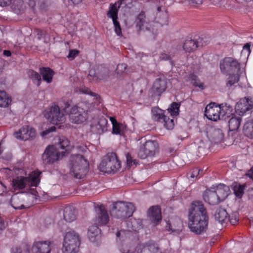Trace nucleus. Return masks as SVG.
<instances>
[{
  "instance_id": "1",
  "label": "nucleus",
  "mask_w": 253,
  "mask_h": 253,
  "mask_svg": "<svg viewBox=\"0 0 253 253\" xmlns=\"http://www.w3.org/2000/svg\"><path fill=\"white\" fill-rule=\"evenodd\" d=\"M208 226V216L202 202H193L189 211V228L196 234H201L206 231Z\"/></svg>"
},
{
  "instance_id": "2",
  "label": "nucleus",
  "mask_w": 253,
  "mask_h": 253,
  "mask_svg": "<svg viewBox=\"0 0 253 253\" xmlns=\"http://www.w3.org/2000/svg\"><path fill=\"white\" fill-rule=\"evenodd\" d=\"M39 171H34L29 174L28 176H18L13 178L11 186L14 190H20L24 189L28 190L25 194H29L32 198L37 200L39 197V192L36 187L40 183V175Z\"/></svg>"
},
{
  "instance_id": "3",
  "label": "nucleus",
  "mask_w": 253,
  "mask_h": 253,
  "mask_svg": "<svg viewBox=\"0 0 253 253\" xmlns=\"http://www.w3.org/2000/svg\"><path fill=\"white\" fill-rule=\"evenodd\" d=\"M232 108L227 104L216 105L211 103L205 108V115L210 120L217 121L218 120H227L231 116Z\"/></svg>"
},
{
  "instance_id": "4",
  "label": "nucleus",
  "mask_w": 253,
  "mask_h": 253,
  "mask_svg": "<svg viewBox=\"0 0 253 253\" xmlns=\"http://www.w3.org/2000/svg\"><path fill=\"white\" fill-rule=\"evenodd\" d=\"M120 251L122 253H162L157 245L152 241L137 246L127 242L122 245Z\"/></svg>"
},
{
  "instance_id": "5",
  "label": "nucleus",
  "mask_w": 253,
  "mask_h": 253,
  "mask_svg": "<svg viewBox=\"0 0 253 253\" xmlns=\"http://www.w3.org/2000/svg\"><path fill=\"white\" fill-rule=\"evenodd\" d=\"M88 167V162L83 156L75 155L71 156L69 168L71 174L76 178H83L87 173Z\"/></svg>"
},
{
  "instance_id": "6",
  "label": "nucleus",
  "mask_w": 253,
  "mask_h": 253,
  "mask_svg": "<svg viewBox=\"0 0 253 253\" xmlns=\"http://www.w3.org/2000/svg\"><path fill=\"white\" fill-rule=\"evenodd\" d=\"M134 211L135 207L132 203L118 201L113 204L110 214L114 218L124 219L130 217Z\"/></svg>"
},
{
  "instance_id": "7",
  "label": "nucleus",
  "mask_w": 253,
  "mask_h": 253,
  "mask_svg": "<svg viewBox=\"0 0 253 253\" xmlns=\"http://www.w3.org/2000/svg\"><path fill=\"white\" fill-rule=\"evenodd\" d=\"M63 111L68 114L70 121L74 124H79L84 122L87 119V107L83 108V104L73 106L68 111L70 104L68 102L64 103Z\"/></svg>"
},
{
  "instance_id": "8",
  "label": "nucleus",
  "mask_w": 253,
  "mask_h": 253,
  "mask_svg": "<svg viewBox=\"0 0 253 253\" xmlns=\"http://www.w3.org/2000/svg\"><path fill=\"white\" fill-rule=\"evenodd\" d=\"M80 245L79 234L74 230L67 231L64 236L62 251L63 253H78Z\"/></svg>"
},
{
  "instance_id": "9",
  "label": "nucleus",
  "mask_w": 253,
  "mask_h": 253,
  "mask_svg": "<svg viewBox=\"0 0 253 253\" xmlns=\"http://www.w3.org/2000/svg\"><path fill=\"white\" fill-rule=\"evenodd\" d=\"M120 168V162L114 153L108 154L103 158L98 166L101 172L107 173H115Z\"/></svg>"
},
{
  "instance_id": "10",
  "label": "nucleus",
  "mask_w": 253,
  "mask_h": 253,
  "mask_svg": "<svg viewBox=\"0 0 253 253\" xmlns=\"http://www.w3.org/2000/svg\"><path fill=\"white\" fill-rule=\"evenodd\" d=\"M120 227H116V233L118 238L124 240L126 237H129L132 232H135L141 228V225L139 224L138 221L136 219H130L122 222Z\"/></svg>"
},
{
  "instance_id": "11",
  "label": "nucleus",
  "mask_w": 253,
  "mask_h": 253,
  "mask_svg": "<svg viewBox=\"0 0 253 253\" xmlns=\"http://www.w3.org/2000/svg\"><path fill=\"white\" fill-rule=\"evenodd\" d=\"M36 200L32 198L29 194L21 193L13 195L11 198L10 205L16 210L28 208L34 204Z\"/></svg>"
},
{
  "instance_id": "12",
  "label": "nucleus",
  "mask_w": 253,
  "mask_h": 253,
  "mask_svg": "<svg viewBox=\"0 0 253 253\" xmlns=\"http://www.w3.org/2000/svg\"><path fill=\"white\" fill-rule=\"evenodd\" d=\"M44 116L51 123L54 125L60 124L65 121L64 114L61 112L58 106L53 104L48 110L44 111Z\"/></svg>"
},
{
  "instance_id": "13",
  "label": "nucleus",
  "mask_w": 253,
  "mask_h": 253,
  "mask_svg": "<svg viewBox=\"0 0 253 253\" xmlns=\"http://www.w3.org/2000/svg\"><path fill=\"white\" fill-rule=\"evenodd\" d=\"M64 152H60L57 146L51 145L47 147L43 154L42 158L44 164H52L58 161L64 155Z\"/></svg>"
},
{
  "instance_id": "14",
  "label": "nucleus",
  "mask_w": 253,
  "mask_h": 253,
  "mask_svg": "<svg viewBox=\"0 0 253 253\" xmlns=\"http://www.w3.org/2000/svg\"><path fill=\"white\" fill-rule=\"evenodd\" d=\"M158 143L155 141H147L140 148L138 155L142 159L154 156L157 150Z\"/></svg>"
},
{
  "instance_id": "15",
  "label": "nucleus",
  "mask_w": 253,
  "mask_h": 253,
  "mask_svg": "<svg viewBox=\"0 0 253 253\" xmlns=\"http://www.w3.org/2000/svg\"><path fill=\"white\" fill-rule=\"evenodd\" d=\"M239 67L240 63L232 57H225L220 62V68L223 73L235 71Z\"/></svg>"
},
{
  "instance_id": "16",
  "label": "nucleus",
  "mask_w": 253,
  "mask_h": 253,
  "mask_svg": "<svg viewBox=\"0 0 253 253\" xmlns=\"http://www.w3.org/2000/svg\"><path fill=\"white\" fill-rule=\"evenodd\" d=\"M15 137L19 140H27L30 138H33L37 135L36 130L32 126H24L19 131L14 133Z\"/></svg>"
},
{
  "instance_id": "17",
  "label": "nucleus",
  "mask_w": 253,
  "mask_h": 253,
  "mask_svg": "<svg viewBox=\"0 0 253 253\" xmlns=\"http://www.w3.org/2000/svg\"><path fill=\"white\" fill-rule=\"evenodd\" d=\"M96 215L93 219L94 224L98 226H104L109 221V217L106 210L103 206H98L95 208Z\"/></svg>"
},
{
  "instance_id": "18",
  "label": "nucleus",
  "mask_w": 253,
  "mask_h": 253,
  "mask_svg": "<svg viewBox=\"0 0 253 253\" xmlns=\"http://www.w3.org/2000/svg\"><path fill=\"white\" fill-rule=\"evenodd\" d=\"M51 242L49 241H38L33 243L31 251L32 253H50Z\"/></svg>"
},
{
  "instance_id": "19",
  "label": "nucleus",
  "mask_w": 253,
  "mask_h": 253,
  "mask_svg": "<svg viewBox=\"0 0 253 253\" xmlns=\"http://www.w3.org/2000/svg\"><path fill=\"white\" fill-rule=\"evenodd\" d=\"M253 106V101L249 98L244 97L240 100L235 105V109L239 115H243Z\"/></svg>"
},
{
  "instance_id": "20",
  "label": "nucleus",
  "mask_w": 253,
  "mask_h": 253,
  "mask_svg": "<svg viewBox=\"0 0 253 253\" xmlns=\"http://www.w3.org/2000/svg\"><path fill=\"white\" fill-rule=\"evenodd\" d=\"M118 9L114 5H111L107 13L108 17L112 19L114 27V31L118 36H122V29L119 22L118 21Z\"/></svg>"
},
{
  "instance_id": "21",
  "label": "nucleus",
  "mask_w": 253,
  "mask_h": 253,
  "mask_svg": "<svg viewBox=\"0 0 253 253\" xmlns=\"http://www.w3.org/2000/svg\"><path fill=\"white\" fill-rule=\"evenodd\" d=\"M202 39L199 38L198 40H192L191 38H187L183 43V48L186 52H190L194 51L198 47L204 46Z\"/></svg>"
},
{
  "instance_id": "22",
  "label": "nucleus",
  "mask_w": 253,
  "mask_h": 253,
  "mask_svg": "<svg viewBox=\"0 0 253 253\" xmlns=\"http://www.w3.org/2000/svg\"><path fill=\"white\" fill-rule=\"evenodd\" d=\"M203 198L206 202L211 205H217L221 202L216 192L214 189H212V187L205 191Z\"/></svg>"
},
{
  "instance_id": "23",
  "label": "nucleus",
  "mask_w": 253,
  "mask_h": 253,
  "mask_svg": "<svg viewBox=\"0 0 253 253\" xmlns=\"http://www.w3.org/2000/svg\"><path fill=\"white\" fill-rule=\"evenodd\" d=\"M148 215L152 222L156 225L162 220L160 208L158 206H153L149 209Z\"/></svg>"
},
{
  "instance_id": "24",
  "label": "nucleus",
  "mask_w": 253,
  "mask_h": 253,
  "mask_svg": "<svg viewBox=\"0 0 253 253\" xmlns=\"http://www.w3.org/2000/svg\"><path fill=\"white\" fill-rule=\"evenodd\" d=\"M216 192L220 202L223 201L229 195L230 189L228 186L220 183L218 185L212 187Z\"/></svg>"
},
{
  "instance_id": "25",
  "label": "nucleus",
  "mask_w": 253,
  "mask_h": 253,
  "mask_svg": "<svg viewBox=\"0 0 253 253\" xmlns=\"http://www.w3.org/2000/svg\"><path fill=\"white\" fill-rule=\"evenodd\" d=\"M252 118L249 119L244 124L243 133L245 136L250 139H253V110L251 111Z\"/></svg>"
},
{
  "instance_id": "26",
  "label": "nucleus",
  "mask_w": 253,
  "mask_h": 253,
  "mask_svg": "<svg viewBox=\"0 0 253 253\" xmlns=\"http://www.w3.org/2000/svg\"><path fill=\"white\" fill-rule=\"evenodd\" d=\"M101 230L97 225H92L89 226L87 231V236L89 240L94 242L99 239Z\"/></svg>"
},
{
  "instance_id": "27",
  "label": "nucleus",
  "mask_w": 253,
  "mask_h": 253,
  "mask_svg": "<svg viewBox=\"0 0 253 253\" xmlns=\"http://www.w3.org/2000/svg\"><path fill=\"white\" fill-rule=\"evenodd\" d=\"M166 88V84L165 82L160 79H158L155 81L152 87L154 93L159 95H161Z\"/></svg>"
},
{
  "instance_id": "28",
  "label": "nucleus",
  "mask_w": 253,
  "mask_h": 253,
  "mask_svg": "<svg viewBox=\"0 0 253 253\" xmlns=\"http://www.w3.org/2000/svg\"><path fill=\"white\" fill-rule=\"evenodd\" d=\"M10 95L4 90H0V107L7 108L11 103Z\"/></svg>"
},
{
  "instance_id": "29",
  "label": "nucleus",
  "mask_w": 253,
  "mask_h": 253,
  "mask_svg": "<svg viewBox=\"0 0 253 253\" xmlns=\"http://www.w3.org/2000/svg\"><path fill=\"white\" fill-rule=\"evenodd\" d=\"M64 218L67 222H71L76 219L75 210L71 207H66L64 211Z\"/></svg>"
},
{
  "instance_id": "30",
  "label": "nucleus",
  "mask_w": 253,
  "mask_h": 253,
  "mask_svg": "<svg viewBox=\"0 0 253 253\" xmlns=\"http://www.w3.org/2000/svg\"><path fill=\"white\" fill-rule=\"evenodd\" d=\"M230 120L228 121L229 128L230 131H234L237 130L241 122V118L240 117H235L232 114L231 116L228 118Z\"/></svg>"
},
{
  "instance_id": "31",
  "label": "nucleus",
  "mask_w": 253,
  "mask_h": 253,
  "mask_svg": "<svg viewBox=\"0 0 253 253\" xmlns=\"http://www.w3.org/2000/svg\"><path fill=\"white\" fill-rule=\"evenodd\" d=\"M40 73L44 81L47 83H50L52 82L54 72L51 69L49 68H41Z\"/></svg>"
},
{
  "instance_id": "32",
  "label": "nucleus",
  "mask_w": 253,
  "mask_h": 253,
  "mask_svg": "<svg viewBox=\"0 0 253 253\" xmlns=\"http://www.w3.org/2000/svg\"><path fill=\"white\" fill-rule=\"evenodd\" d=\"M215 219L221 224H223L228 219V213L226 211L222 208L217 210L215 215Z\"/></svg>"
},
{
  "instance_id": "33",
  "label": "nucleus",
  "mask_w": 253,
  "mask_h": 253,
  "mask_svg": "<svg viewBox=\"0 0 253 253\" xmlns=\"http://www.w3.org/2000/svg\"><path fill=\"white\" fill-rule=\"evenodd\" d=\"M136 26L139 27V30H143L145 29L148 30L150 29L147 27L146 23L145 21V14L143 12H141L137 16L136 19Z\"/></svg>"
},
{
  "instance_id": "34",
  "label": "nucleus",
  "mask_w": 253,
  "mask_h": 253,
  "mask_svg": "<svg viewBox=\"0 0 253 253\" xmlns=\"http://www.w3.org/2000/svg\"><path fill=\"white\" fill-rule=\"evenodd\" d=\"M69 144L70 142L68 139L64 137H62L59 138V143L57 145H55V146H57L58 150L59 148H60L62 150V151H64L65 153V151H67L70 149Z\"/></svg>"
},
{
  "instance_id": "35",
  "label": "nucleus",
  "mask_w": 253,
  "mask_h": 253,
  "mask_svg": "<svg viewBox=\"0 0 253 253\" xmlns=\"http://www.w3.org/2000/svg\"><path fill=\"white\" fill-rule=\"evenodd\" d=\"M152 114L153 119L159 122H161L162 118L166 116L164 115V111L157 107L152 109Z\"/></svg>"
},
{
  "instance_id": "36",
  "label": "nucleus",
  "mask_w": 253,
  "mask_h": 253,
  "mask_svg": "<svg viewBox=\"0 0 253 253\" xmlns=\"http://www.w3.org/2000/svg\"><path fill=\"white\" fill-rule=\"evenodd\" d=\"M30 78L32 80L33 82L38 86L40 85L41 82V76L33 70H30L28 72Z\"/></svg>"
},
{
  "instance_id": "37",
  "label": "nucleus",
  "mask_w": 253,
  "mask_h": 253,
  "mask_svg": "<svg viewBox=\"0 0 253 253\" xmlns=\"http://www.w3.org/2000/svg\"><path fill=\"white\" fill-rule=\"evenodd\" d=\"M168 110L171 116H176L179 114V105L177 103H172Z\"/></svg>"
},
{
  "instance_id": "38",
  "label": "nucleus",
  "mask_w": 253,
  "mask_h": 253,
  "mask_svg": "<svg viewBox=\"0 0 253 253\" xmlns=\"http://www.w3.org/2000/svg\"><path fill=\"white\" fill-rule=\"evenodd\" d=\"M161 122L164 124V126L167 129H172L174 126V122L173 119H170L167 116L163 117V118H162V120Z\"/></svg>"
},
{
  "instance_id": "39",
  "label": "nucleus",
  "mask_w": 253,
  "mask_h": 253,
  "mask_svg": "<svg viewBox=\"0 0 253 253\" xmlns=\"http://www.w3.org/2000/svg\"><path fill=\"white\" fill-rule=\"evenodd\" d=\"M245 186L238 183H236L234 186V193L237 197H241L244 193Z\"/></svg>"
},
{
  "instance_id": "40",
  "label": "nucleus",
  "mask_w": 253,
  "mask_h": 253,
  "mask_svg": "<svg viewBox=\"0 0 253 253\" xmlns=\"http://www.w3.org/2000/svg\"><path fill=\"white\" fill-rule=\"evenodd\" d=\"M125 129V126L122 124L117 123L113 124L112 132L115 134H120Z\"/></svg>"
},
{
  "instance_id": "41",
  "label": "nucleus",
  "mask_w": 253,
  "mask_h": 253,
  "mask_svg": "<svg viewBox=\"0 0 253 253\" xmlns=\"http://www.w3.org/2000/svg\"><path fill=\"white\" fill-rule=\"evenodd\" d=\"M11 253H29L28 246L24 245L22 247H14L11 250Z\"/></svg>"
},
{
  "instance_id": "42",
  "label": "nucleus",
  "mask_w": 253,
  "mask_h": 253,
  "mask_svg": "<svg viewBox=\"0 0 253 253\" xmlns=\"http://www.w3.org/2000/svg\"><path fill=\"white\" fill-rule=\"evenodd\" d=\"M191 80L193 82V84L195 86L198 87L199 88L201 89H204L205 88V86L204 84L199 81L196 76L194 75H192L191 76Z\"/></svg>"
},
{
  "instance_id": "43",
  "label": "nucleus",
  "mask_w": 253,
  "mask_h": 253,
  "mask_svg": "<svg viewBox=\"0 0 253 253\" xmlns=\"http://www.w3.org/2000/svg\"><path fill=\"white\" fill-rule=\"evenodd\" d=\"M239 76L237 75L230 76L227 83V85L228 86H231L234 84L237 83L239 81Z\"/></svg>"
},
{
  "instance_id": "44",
  "label": "nucleus",
  "mask_w": 253,
  "mask_h": 253,
  "mask_svg": "<svg viewBox=\"0 0 253 253\" xmlns=\"http://www.w3.org/2000/svg\"><path fill=\"white\" fill-rule=\"evenodd\" d=\"M127 165L130 167L133 165H136L138 163L136 160H133L131 156L128 153L126 155Z\"/></svg>"
},
{
  "instance_id": "45",
  "label": "nucleus",
  "mask_w": 253,
  "mask_h": 253,
  "mask_svg": "<svg viewBox=\"0 0 253 253\" xmlns=\"http://www.w3.org/2000/svg\"><path fill=\"white\" fill-rule=\"evenodd\" d=\"M79 51L77 49H71L69 50L67 58L70 60H72L75 58L79 54Z\"/></svg>"
},
{
  "instance_id": "46",
  "label": "nucleus",
  "mask_w": 253,
  "mask_h": 253,
  "mask_svg": "<svg viewBox=\"0 0 253 253\" xmlns=\"http://www.w3.org/2000/svg\"><path fill=\"white\" fill-rule=\"evenodd\" d=\"M107 124V120L103 117L101 118L98 122V125L99 126V128L102 130H103L106 127Z\"/></svg>"
},
{
  "instance_id": "47",
  "label": "nucleus",
  "mask_w": 253,
  "mask_h": 253,
  "mask_svg": "<svg viewBox=\"0 0 253 253\" xmlns=\"http://www.w3.org/2000/svg\"><path fill=\"white\" fill-rule=\"evenodd\" d=\"M202 170L199 169L197 168L194 169L190 174V177L191 179L198 178V176L200 174V173L202 172Z\"/></svg>"
},
{
  "instance_id": "48",
  "label": "nucleus",
  "mask_w": 253,
  "mask_h": 253,
  "mask_svg": "<svg viewBox=\"0 0 253 253\" xmlns=\"http://www.w3.org/2000/svg\"><path fill=\"white\" fill-rule=\"evenodd\" d=\"M126 67H127V66L126 64L122 63V64H118L117 67V69H116L117 73L121 74V73H123L126 70Z\"/></svg>"
},
{
  "instance_id": "49",
  "label": "nucleus",
  "mask_w": 253,
  "mask_h": 253,
  "mask_svg": "<svg viewBox=\"0 0 253 253\" xmlns=\"http://www.w3.org/2000/svg\"><path fill=\"white\" fill-rule=\"evenodd\" d=\"M82 92L83 93L89 94L92 96H94L96 98V99H98L99 98V96L97 94L91 92L88 88H82Z\"/></svg>"
},
{
  "instance_id": "50",
  "label": "nucleus",
  "mask_w": 253,
  "mask_h": 253,
  "mask_svg": "<svg viewBox=\"0 0 253 253\" xmlns=\"http://www.w3.org/2000/svg\"><path fill=\"white\" fill-rule=\"evenodd\" d=\"M189 4L193 6H196L201 5L203 2V0H189Z\"/></svg>"
},
{
  "instance_id": "51",
  "label": "nucleus",
  "mask_w": 253,
  "mask_h": 253,
  "mask_svg": "<svg viewBox=\"0 0 253 253\" xmlns=\"http://www.w3.org/2000/svg\"><path fill=\"white\" fill-rule=\"evenodd\" d=\"M37 38L41 40L45 36V32L41 30H37L36 31Z\"/></svg>"
},
{
  "instance_id": "52",
  "label": "nucleus",
  "mask_w": 253,
  "mask_h": 253,
  "mask_svg": "<svg viewBox=\"0 0 253 253\" xmlns=\"http://www.w3.org/2000/svg\"><path fill=\"white\" fill-rule=\"evenodd\" d=\"M214 134L218 135V140L217 142H219L223 139V135L221 130L216 129L214 131Z\"/></svg>"
},
{
  "instance_id": "53",
  "label": "nucleus",
  "mask_w": 253,
  "mask_h": 253,
  "mask_svg": "<svg viewBox=\"0 0 253 253\" xmlns=\"http://www.w3.org/2000/svg\"><path fill=\"white\" fill-rule=\"evenodd\" d=\"M55 130V126H51L49 128H48V129L47 130H45L43 131H42V133H41V135L42 136H46L47 134H48L49 132H52V131H54Z\"/></svg>"
},
{
  "instance_id": "54",
  "label": "nucleus",
  "mask_w": 253,
  "mask_h": 253,
  "mask_svg": "<svg viewBox=\"0 0 253 253\" xmlns=\"http://www.w3.org/2000/svg\"><path fill=\"white\" fill-rule=\"evenodd\" d=\"M250 44L249 43H246L243 47V50L242 51V54H243L244 52H245L246 51V52L248 54V56H249L250 53Z\"/></svg>"
},
{
  "instance_id": "55",
  "label": "nucleus",
  "mask_w": 253,
  "mask_h": 253,
  "mask_svg": "<svg viewBox=\"0 0 253 253\" xmlns=\"http://www.w3.org/2000/svg\"><path fill=\"white\" fill-rule=\"evenodd\" d=\"M159 58L161 60H169L170 59L171 57L165 53H161L160 54Z\"/></svg>"
},
{
  "instance_id": "56",
  "label": "nucleus",
  "mask_w": 253,
  "mask_h": 253,
  "mask_svg": "<svg viewBox=\"0 0 253 253\" xmlns=\"http://www.w3.org/2000/svg\"><path fill=\"white\" fill-rule=\"evenodd\" d=\"M159 22L162 26L164 25L168 24V16H167V14H164V19L162 20L159 21Z\"/></svg>"
},
{
  "instance_id": "57",
  "label": "nucleus",
  "mask_w": 253,
  "mask_h": 253,
  "mask_svg": "<svg viewBox=\"0 0 253 253\" xmlns=\"http://www.w3.org/2000/svg\"><path fill=\"white\" fill-rule=\"evenodd\" d=\"M121 4H125L128 5L131 4L133 1H135L136 0H119Z\"/></svg>"
},
{
  "instance_id": "58",
  "label": "nucleus",
  "mask_w": 253,
  "mask_h": 253,
  "mask_svg": "<svg viewBox=\"0 0 253 253\" xmlns=\"http://www.w3.org/2000/svg\"><path fill=\"white\" fill-rule=\"evenodd\" d=\"M11 0H0V6H6L8 5Z\"/></svg>"
},
{
  "instance_id": "59",
  "label": "nucleus",
  "mask_w": 253,
  "mask_h": 253,
  "mask_svg": "<svg viewBox=\"0 0 253 253\" xmlns=\"http://www.w3.org/2000/svg\"><path fill=\"white\" fill-rule=\"evenodd\" d=\"M246 176L253 180V170H252V168L246 173Z\"/></svg>"
},
{
  "instance_id": "60",
  "label": "nucleus",
  "mask_w": 253,
  "mask_h": 253,
  "mask_svg": "<svg viewBox=\"0 0 253 253\" xmlns=\"http://www.w3.org/2000/svg\"><path fill=\"white\" fill-rule=\"evenodd\" d=\"M26 2H27L29 5L32 7H33L35 5V0H26Z\"/></svg>"
},
{
  "instance_id": "61",
  "label": "nucleus",
  "mask_w": 253,
  "mask_h": 253,
  "mask_svg": "<svg viewBox=\"0 0 253 253\" xmlns=\"http://www.w3.org/2000/svg\"><path fill=\"white\" fill-rule=\"evenodd\" d=\"M166 228L167 230L168 231H171L172 232L174 231V229L172 228V226L171 225L170 223L169 222L167 223V225L166 226Z\"/></svg>"
},
{
  "instance_id": "62",
  "label": "nucleus",
  "mask_w": 253,
  "mask_h": 253,
  "mask_svg": "<svg viewBox=\"0 0 253 253\" xmlns=\"http://www.w3.org/2000/svg\"><path fill=\"white\" fill-rule=\"evenodd\" d=\"M68 2H70L71 1L72 3L74 4H77L81 2L82 0H68Z\"/></svg>"
},
{
  "instance_id": "63",
  "label": "nucleus",
  "mask_w": 253,
  "mask_h": 253,
  "mask_svg": "<svg viewBox=\"0 0 253 253\" xmlns=\"http://www.w3.org/2000/svg\"><path fill=\"white\" fill-rule=\"evenodd\" d=\"M3 54L6 56H10L11 55V52L9 50H4Z\"/></svg>"
},
{
  "instance_id": "64",
  "label": "nucleus",
  "mask_w": 253,
  "mask_h": 253,
  "mask_svg": "<svg viewBox=\"0 0 253 253\" xmlns=\"http://www.w3.org/2000/svg\"><path fill=\"white\" fill-rule=\"evenodd\" d=\"M110 120L112 123V126H113V124L118 123L116 120L113 117H110Z\"/></svg>"
}]
</instances>
